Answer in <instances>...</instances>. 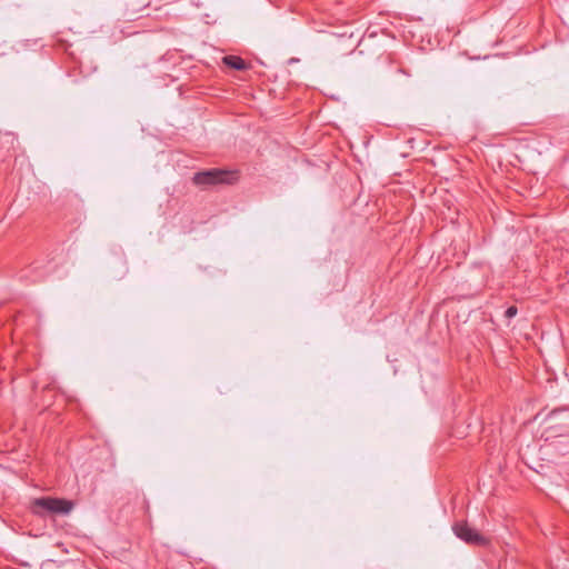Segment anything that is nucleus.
Listing matches in <instances>:
<instances>
[{
	"label": "nucleus",
	"instance_id": "3",
	"mask_svg": "<svg viewBox=\"0 0 569 569\" xmlns=\"http://www.w3.org/2000/svg\"><path fill=\"white\" fill-rule=\"evenodd\" d=\"M452 530L455 535L468 545L488 546L489 539L471 528L467 521H458L453 523Z\"/></svg>",
	"mask_w": 569,
	"mask_h": 569
},
{
	"label": "nucleus",
	"instance_id": "5",
	"mask_svg": "<svg viewBox=\"0 0 569 569\" xmlns=\"http://www.w3.org/2000/svg\"><path fill=\"white\" fill-rule=\"evenodd\" d=\"M136 500L140 502L141 508L144 510L146 513L149 512V503L144 497L136 496Z\"/></svg>",
	"mask_w": 569,
	"mask_h": 569
},
{
	"label": "nucleus",
	"instance_id": "6",
	"mask_svg": "<svg viewBox=\"0 0 569 569\" xmlns=\"http://www.w3.org/2000/svg\"><path fill=\"white\" fill-rule=\"evenodd\" d=\"M518 312V309L516 306H510L507 308V310L505 311V317L510 319V318H513Z\"/></svg>",
	"mask_w": 569,
	"mask_h": 569
},
{
	"label": "nucleus",
	"instance_id": "1",
	"mask_svg": "<svg viewBox=\"0 0 569 569\" xmlns=\"http://www.w3.org/2000/svg\"><path fill=\"white\" fill-rule=\"evenodd\" d=\"M74 505L71 500L63 498L41 497L31 502V511L37 516H44L46 512L53 515H68Z\"/></svg>",
	"mask_w": 569,
	"mask_h": 569
},
{
	"label": "nucleus",
	"instance_id": "2",
	"mask_svg": "<svg viewBox=\"0 0 569 569\" xmlns=\"http://www.w3.org/2000/svg\"><path fill=\"white\" fill-rule=\"evenodd\" d=\"M239 179L238 171H229L222 169H210L197 172L192 180L194 184L207 187L216 184H232Z\"/></svg>",
	"mask_w": 569,
	"mask_h": 569
},
{
	"label": "nucleus",
	"instance_id": "4",
	"mask_svg": "<svg viewBox=\"0 0 569 569\" xmlns=\"http://www.w3.org/2000/svg\"><path fill=\"white\" fill-rule=\"evenodd\" d=\"M223 63L234 70H247L249 68V64L239 56H226L222 58Z\"/></svg>",
	"mask_w": 569,
	"mask_h": 569
}]
</instances>
